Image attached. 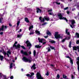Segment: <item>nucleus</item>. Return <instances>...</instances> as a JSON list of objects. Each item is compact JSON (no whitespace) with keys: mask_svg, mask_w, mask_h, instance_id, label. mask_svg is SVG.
<instances>
[{"mask_svg":"<svg viewBox=\"0 0 79 79\" xmlns=\"http://www.w3.org/2000/svg\"><path fill=\"white\" fill-rule=\"evenodd\" d=\"M32 60L31 58L30 59H29L26 56H24L22 58V60H23V61H24V62H28L29 63H31L32 61V60Z\"/></svg>","mask_w":79,"mask_h":79,"instance_id":"f257e3e1","label":"nucleus"},{"mask_svg":"<svg viewBox=\"0 0 79 79\" xmlns=\"http://www.w3.org/2000/svg\"><path fill=\"white\" fill-rule=\"evenodd\" d=\"M18 44V42L17 41H15L14 44L13 45V48L15 47L16 49H17L18 50H20V47L21 46V45L19 44H18L16 46V44Z\"/></svg>","mask_w":79,"mask_h":79,"instance_id":"f03ea898","label":"nucleus"},{"mask_svg":"<svg viewBox=\"0 0 79 79\" xmlns=\"http://www.w3.org/2000/svg\"><path fill=\"white\" fill-rule=\"evenodd\" d=\"M58 15L59 17V18L60 19L65 20V21H66V22H68V20L66 18L63 17V15H62V14H61L60 13Z\"/></svg>","mask_w":79,"mask_h":79,"instance_id":"7ed1b4c3","label":"nucleus"},{"mask_svg":"<svg viewBox=\"0 0 79 79\" xmlns=\"http://www.w3.org/2000/svg\"><path fill=\"white\" fill-rule=\"evenodd\" d=\"M36 77L37 79H44V77H42L40 73L39 72H37L36 74Z\"/></svg>","mask_w":79,"mask_h":79,"instance_id":"20e7f679","label":"nucleus"},{"mask_svg":"<svg viewBox=\"0 0 79 79\" xmlns=\"http://www.w3.org/2000/svg\"><path fill=\"white\" fill-rule=\"evenodd\" d=\"M20 52L21 53L23 54V55L25 56H28V55H29V54L27 53V51L24 52V51L22 50Z\"/></svg>","mask_w":79,"mask_h":79,"instance_id":"39448f33","label":"nucleus"},{"mask_svg":"<svg viewBox=\"0 0 79 79\" xmlns=\"http://www.w3.org/2000/svg\"><path fill=\"white\" fill-rule=\"evenodd\" d=\"M4 28H5V29H7V26H4V25H2V26L0 28V32L1 31H4Z\"/></svg>","mask_w":79,"mask_h":79,"instance_id":"423d86ee","label":"nucleus"},{"mask_svg":"<svg viewBox=\"0 0 79 79\" xmlns=\"http://www.w3.org/2000/svg\"><path fill=\"white\" fill-rule=\"evenodd\" d=\"M66 57L67 58H68L69 59V60H70V63L71 64V65H73V60L72 58H71L69 56H67Z\"/></svg>","mask_w":79,"mask_h":79,"instance_id":"0eeeda50","label":"nucleus"},{"mask_svg":"<svg viewBox=\"0 0 79 79\" xmlns=\"http://www.w3.org/2000/svg\"><path fill=\"white\" fill-rule=\"evenodd\" d=\"M58 32H55V37L56 39H58V37L59 36V34Z\"/></svg>","mask_w":79,"mask_h":79,"instance_id":"6e6552de","label":"nucleus"},{"mask_svg":"<svg viewBox=\"0 0 79 79\" xmlns=\"http://www.w3.org/2000/svg\"><path fill=\"white\" fill-rule=\"evenodd\" d=\"M77 60L78 61L77 62V64L78 66V71H79V57H77Z\"/></svg>","mask_w":79,"mask_h":79,"instance_id":"1a4fd4ad","label":"nucleus"},{"mask_svg":"<svg viewBox=\"0 0 79 79\" xmlns=\"http://www.w3.org/2000/svg\"><path fill=\"white\" fill-rule=\"evenodd\" d=\"M38 40L39 41V43H41V44H42V43H43V40H44V39H40V38H38Z\"/></svg>","mask_w":79,"mask_h":79,"instance_id":"9d476101","label":"nucleus"},{"mask_svg":"<svg viewBox=\"0 0 79 79\" xmlns=\"http://www.w3.org/2000/svg\"><path fill=\"white\" fill-rule=\"evenodd\" d=\"M79 49V47L78 46L76 47L73 46V50H75V51H77V49Z\"/></svg>","mask_w":79,"mask_h":79,"instance_id":"9b49d317","label":"nucleus"},{"mask_svg":"<svg viewBox=\"0 0 79 79\" xmlns=\"http://www.w3.org/2000/svg\"><path fill=\"white\" fill-rule=\"evenodd\" d=\"M33 68V69L35 70L36 69V67H35V64H34L31 67V69H32Z\"/></svg>","mask_w":79,"mask_h":79,"instance_id":"f8f14e48","label":"nucleus"},{"mask_svg":"<svg viewBox=\"0 0 79 79\" xmlns=\"http://www.w3.org/2000/svg\"><path fill=\"white\" fill-rule=\"evenodd\" d=\"M24 19L25 22H26V23H29V19H28V18L27 17H25L24 18Z\"/></svg>","mask_w":79,"mask_h":79,"instance_id":"ddd939ff","label":"nucleus"},{"mask_svg":"<svg viewBox=\"0 0 79 79\" xmlns=\"http://www.w3.org/2000/svg\"><path fill=\"white\" fill-rule=\"evenodd\" d=\"M68 32V29H66L65 30V33L66 34H67L68 35H70V32Z\"/></svg>","mask_w":79,"mask_h":79,"instance_id":"4468645a","label":"nucleus"},{"mask_svg":"<svg viewBox=\"0 0 79 79\" xmlns=\"http://www.w3.org/2000/svg\"><path fill=\"white\" fill-rule=\"evenodd\" d=\"M44 19H45V20H46L47 21H49L50 20V18H49V17H47V16L44 17Z\"/></svg>","mask_w":79,"mask_h":79,"instance_id":"2eb2a0df","label":"nucleus"},{"mask_svg":"<svg viewBox=\"0 0 79 79\" xmlns=\"http://www.w3.org/2000/svg\"><path fill=\"white\" fill-rule=\"evenodd\" d=\"M1 75H2V76H3V79H8V78H7V77H6V75H4L3 74H2L1 73Z\"/></svg>","mask_w":79,"mask_h":79,"instance_id":"dca6fc26","label":"nucleus"},{"mask_svg":"<svg viewBox=\"0 0 79 79\" xmlns=\"http://www.w3.org/2000/svg\"><path fill=\"white\" fill-rule=\"evenodd\" d=\"M49 42H50L52 44H55V43H56V41L53 40H50V41H49Z\"/></svg>","mask_w":79,"mask_h":79,"instance_id":"f3484780","label":"nucleus"},{"mask_svg":"<svg viewBox=\"0 0 79 79\" xmlns=\"http://www.w3.org/2000/svg\"><path fill=\"white\" fill-rule=\"evenodd\" d=\"M42 47V46H39V45H36L35 46V48H40Z\"/></svg>","mask_w":79,"mask_h":79,"instance_id":"a211bd4d","label":"nucleus"},{"mask_svg":"<svg viewBox=\"0 0 79 79\" xmlns=\"http://www.w3.org/2000/svg\"><path fill=\"white\" fill-rule=\"evenodd\" d=\"M2 52H3L2 53L3 54V55H4V56H5V55H6V54H6V52H5V50H4V49H2Z\"/></svg>","mask_w":79,"mask_h":79,"instance_id":"6ab92c4d","label":"nucleus"},{"mask_svg":"<svg viewBox=\"0 0 79 79\" xmlns=\"http://www.w3.org/2000/svg\"><path fill=\"white\" fill-rule=\"evenodd\" d=\"M71 22L72 25H74V24L76 23V22H75L74 20H71Z\"/></svg>","mask_w":79,"mask_h":79,"instance_id":"aec40b11","label":"nucleus"},{"mask_svg":"<svg viewBox=\"0 0 79 79\" xmlns=\"http://www.w3.org/2000/svg\"><path fill=\"white\" fill-rule=\"evenodd\" d=\"M27 46L28 47H31L32 46V44H31L30 42H29V43L27 44Z\"/></svg>","mask_w":79,"mask_h":79,"instance_id":"412c9836","label":"nucleus"},{"mask_svg":"<svg viewBox=\"0 0 79 79\" xmlns=\"http://www.w3.org/2000/svg\"><path fill=\"white\" fill-rule=\"evenodd\" d=\"M47 31V35H52L51 32H50L48 30Z\"/></svg>","mask_w":79,"mask_h":79,"instance_id":"4be33fe9","label":"nucleus"},{"mask_svg":"<svg viewBox=\"0 0 79 79\" xmlns=\"http://www.w3.org/2000/svg\"><path fill=\"white\" fill-rule=\"evenodd\" d=\"M35 32L36 34H37L38 35H40V31H37V30H36L35 31Z\"/></svg>","mask_w":79,"mask_h":79,"instance_id":"5701e85b","label":"nucleus"},{"mask_svg":"<svg viewBox=\"0 0 79 79\" xmlns=\"http://www.w3.org/2000/svg\"><path fill=\"white\" fill-rule=\"evenodd\" d=\"M46 50H48V52H50L51 51V49H50V47H48V48H47Z\"/></svg>","mask_w":79,"mask_h":79,"instance_id":"b1692460","label":"nucleus"},{"mask_svg":"<svg viewBox=\"0 0 79 79\" xmlns=\"http://www.w3.org/2000/svg\"><path fill=\"white\" fill-rule=\"evenodd\" d=\"M0 58L1 61H3V56L0 55Z\"/></svg>","mask_w":79,"mask_h":79,"instance_id":"393cba45","label":"nucleus"},{"mask_svg":"<svg viewBox=\"0 0 79 79\" xmlns=\"http://www.w3.org/2000/svg\"><path fill=\"white\" fill-rule=\"evenodd\" d=\"M76 36L77 38H79V34L78 33H76Z\"/></svg>","mask_w":79,"mask_h":79,"instance_id":"a878e982","label":"nucleus"},{"mask_svg":"<svg viewBox=\"0 0 79 79\" xmlns=\"http://www.w3.org/2000/svg\"><path fill=\"white\" fill-rule=\"evenodd\" d=\"M21 37H22V34H20V35H17V38H21Z\"/></svg>","mask_w":79,"mask_h":79,"instance_id":"bb28decb","label":"nucleus"},{"mask_svg":"<svg viewBox=\"0 0 79 79\" xmlns=\"http://www.w3.org/2000/svg\"><path fill=\"white\" fill-rule=\"evenodd\" d=\"M13 63H11L10 64V69H11L12 68H13Z\"/></svg>","mask_w":79,"mask_h":79,"instance_id":"cd10ccee","label":"nucleus"},{"mask_svg":"<svg viewBox=\"0 0 79 79\" xmlns=\"http://www.w3.org/2000/svg\"><path fill=\"white\" fill-rule=\"evenodd\" d=\"M33 55L34 56H35L36 55V51L35 50H34L33 51Z\"/></svg>","mask_w":79,"mask_h":79,"instance_id":"c85d7f7f","label":"nucleus"},{"mask_svg":"<svg viewBox=\"0 0 79 79\" xmlns=\"http://www.w3.org/2000/svg\"><path fill=\"white\" fill-rule=\"evenodd\" d=\"M50 47L51 49L52 50H54L55 51V48L54 47H53L51 46H50Z\"/></svg>","mask_w":79,"mask_h":79,"instance_id":"c756f323","label":"nucleus"},{"mask_svg":"<svg viewBox=\"0 0 79 79\" xmlns=\"http://www.w3.org/2000/svg\"><path fill=\"white\" fill-rule=\"evenodd\" d=\"M60 35H59V36L57 37V39H62L63 38V36H61Z\"/></svg>","mask_w":79,"mask_h":79,"instance_id":"7c9ffc66","label":"nucleus"},{"mask_svg":"<svg viewBox=\"0 0 79 79\" xmlns=\"http://www.w3.org/2000/svg\"><path fill=\"white\" fill-rule=\"evenodd\" d=\"M19 24H20V21H18L17 23V26H19Z\"/></svg>","mask_w":79,"mask_h":79,"instance_id":"2f4dec72","label":"nucleus"},{"mask_svg":"<svg viewBox=\"0 0 79 79\" xmlns=\"http://www.w3.org/2000/svg\"><path fill=\"white\" fill-rule=\"evenodd\" d=\"M32 28H34V27L32 25H31L29 27V31H30V30H31V29H32Z\"/></svg>","mask_w":79,"mask_h":79,"instance_id":"473e14b6","label":"nucleus"},{"mask_svg":"<svg viewBox=\"0 0 79 79\" xmlns=\"http://www.w3.org/2000/svg\"><path fill=\"white\" fill-rule=\"evenodd\" d=\"M69 47V48H71V41H70Z\"/></svg>","mask_w":79,"mask_h":79,"instance_id":"72a5a7b5","label":"nucleus"},{"mask_svg":"<svg viewBox=\"0 0 79 79\" xmlns=\"http://www.w3.org/2000/svg\"><path fill=\"white\" fill-rule=\"evenodd\" d=\"M65 38H66V40H69V39H71V36L66 37Z\"/></svg>","mask_w":79,"mask_h":79,"instance_id":"f704fd0d","label":"nucleus"},{"mask_svg":"<svg viewBox=\"0 0 79 79\" xmlns=\"http://www.w3.org/2000/svg\"><path fill=\"white\" fill-rule=\"evenodd\" d=\"M66 38H65L64 39H63L62 41L61 42H65V40H66Z\"/></svg>","mask_w":79,"mask_h":79,"instance_id":"c9c22d12","label":"nucleus"},{"mask_svg":"<svg viewBox=\"0 0 79 79\" xmlns=\"http://www.w3.org/2000/svg\"><path fill=\"white\" fill-rule=\"evenodd\" d=\"M36 11L37 13H39V8H37L36 9Z\"/></svg>","mask_w":79,"mask_h":79,"instance_id":"e433bc0d","label":"nucleus"},{"mask_svg":"<svg viewBox=\"0 0 79 79\" xmlns=\"http://www.w3.org/2000/svg\"><path fill=\"white\" fill-rule=\"evenodd\" d=\"M60 75L59 74H58L57 75L56 77H57V79H60Z\"/></svg>","mask_w":79,"mask_h":79,"instance_id":"4c0bfd02","label":"nucleus"},{"mask_svg":"<svg viewBox=\"0 0 79 79\" xmlns=\"http://www.w3.org/2000/svg\"><path fill=\"white\" fill-rule=\"evenodd\" d=\"M21 47L23 49H24V50H25L26 49V48L24 46H20V47Z\"/></svg>","mask_w":79,"mask_h":79,"instance_id":"58836bf2","label":"nucleus"},{"mask_svg":"<svg viewBox=\"0 0 79 79\" xmlns=\"http://www.w3.org/2000/svg\"><path fill=\"white\" fill-rule=\"evenodd\" d=\"M63 78H66V77H67V76H66L65 75H63Z\"/></svg>","mask_w":79,"mask_h":79,"instance_id":"ea45409f","label":"nucleus"},{"mask_svg":"<svg viewBox=\"0 0 79 79\" xmlns=\"http://www.w3.org/2000/svg\"><path fill=\"white\" fill-rule=\"evenodd\" d=\"M29 40H27V41H26L25 42V44H27H27H29Z\"/></svg>","mask_w":79,"mask_h":79,"instance_id":"a19ab883","label":"nucleus"},{"mask_svg":"<svg viewBox=\"0 0 79 79\" xmlns=\"http://www.w3.org/2000/svg\"><path fill=\"white\" fill-rule=\"evenodd\" d=\"M45 74L46 76H49V73H48V72L47 71V73Z\"/></svg>","mask_w":79,"mask_h":79,"instance_id":"79ce46f5","label":"nucleus"},{"mask_svg":"<svg viewBox=\"0 0 79 79\" xmlns=\"http://www.w3.org/2000/svg\"><path fill=\"white\" fill-rule=\"evenodd\" d=\"M45 21V19L44 18H43L42 20H41V23L42 22H44Z\"/></svg>","mask_w":79,"mask_h":79,"instance_id":"37998d69","label":"nucleus"},{"mask_svg":"<svg viewBox=\"0 0 79 79\" xmlns=\"http://www.w3.org/2000/svg\"><path fill=\"white\" fill-rule=\"evenodd\" d=\"M19 26H17L16 27V31H17L18 30H19V27H18Z\"/></svg>","mask_w":79,"mask_h":79,"instance_id":"c03bdc74","label":"nucleus"},{"mask_svg":"<svg viewBox=\"0 0 79 79\" xmlns=\"http://www.w3.org/2000/svg\"><path fill=\"white\" fill-rule=\"evenodd\" d=\"M33 34H34V32L30 33L29 35H33Z\"/></svg>","mask_w":79,"mask_h":79,"instance_id":"a18cd8bd","label":"nucleus"},{"mask_svg":"<svg viewBox=\"0 0 79 79\" xmlns=\"http://www.w3.org/2000/svg\"><path fill=\"white\" fill-rule=\"evenodd\" d=\"M52 11H53V10L52 9H50L48 10V12H52Z\"/></svg>","mask_w":79,"mask_h":79,"instance_id":"49530a36","label":"nucleus"},{"mask_svg":"<svg viewBox=\"0 0 79 79\" xmlns=\"http://www.w3.org/2000/svg\"><path fill=\"white\" fill-rule=\"evenodd\" d=\"M76 44H79V40H77L76 42Z\"/></svg>","mask_w":79,"mask_h":79,"instance_id":"de8ad7c7","label":"nucleus"},{"mask_svg":"<svg viewBox=\"0 0 79 79\" xmlns=\"http://www.w3.org/2000/svg\"><path fill=\"white\" fill-rule=\"evenodd\" d=\"M68 8H69V7H66L64 8V10H68Z\"/></svg>","mask_w":79,"mask_h":79,"instance_id":"09e8293b","label":"nucleus"},{"mask_svg":"<svg viewBox=\"0 0 79 79\" xmlns=\"http://www.w3.org/2000/svg\"><path fill=\"white\" fill-rule=\"evenodd\" d=\"M55 3H56V4H57V5H60V2H55Z\"/></svg>","mask_w":79,"mask_h":79,"instance_id":"8fccbe9b","label":"nucleus"},{"mask_svg":"<svg viewBox=\"0 0 79 79\" xmlns=\"http://www.w3.org/2000/svg\"><path fill=\"white\" fill-rule=\"evenodd\" d=\"M70 26L71 27V28H72V29H73V28H74L73 27H74V25H73H73H70Z\"/></svg>","mask_w":79,"mask_h":79,"instance_id":"3c124183","label":"nucleus"},{"mask_svg":"<svg viewBox=\"0 0 79 79\" xmlns=\"http://www.w3.org/2000/svg\"><path fill=\"white\" fill-rule=\"evenodd\" d=\"M2 18H0V23H2Z\"/></svg>","mask_w":79,"mask_h":79,"instance_id":"603ef678","label":"nucleus"},{"mask_svg":"<svg viewBox=\"0 0 79 79\" xmlns=\"http://www.w3.org/2000/svg\"><path fill=\"white\" fill-rule=\"evenodd\" d=\"M0 34L1 35H3V32H0Z\"/></svg>","mask_w":79,"mask_h":79,"instance_id":"864d4df0","label":"nucleus"},{"mask_svg":"<svg viewBox=\"0 0 79 79\" xmlns=\"http://www.w3.org/2000/svg\"><path fill=\"white\" fill-rule=\"evenodd\" d=\"M26 76H27V77H29V76H30V74H27L26 75Z\"/></svg>","mask_w":79,"mask_h":79,"instance_id":"5fc2aeb1","label":"nucleus"},{"mask_svg":"<svg viewBox=\"0 0 79 79\" xmlns=\"http://www.w3.org/2000/svg\"><path fill=\"white\" fill-rule=\"evenodd\" d=\"M2 73H0V77L2 78V75H1Z\"/></svg>","mask_w":79,"mask_h":79,"instance_id":"6e6d98bb","label":"nucleus"},{"mask_svg":"<svg viewBox=\"0 0 79 79\" xmlns=\"http://www.w3.org/2000/svg\"><path fill=\"white\" fill-rule=\"evenodd\" d=\"M14 77H13V76H11L10 77V79H13Z\"/></svg>","mask_w":79,"mask_h":79,"instance_id":"4d7b16f0","label":"nucleus"},{"mask_svg":"<svg viewBox=\"0 0 79 79\" xmlns=\"http://www.w3.org/2000/svg\"><path fill=\"white\" fill-rule=\"evenodd\" d=\"M31 75L32 76H34V73H31Z\"/></svg>","mask_w":79,"mask_h":79,"instance_id":"13d9d810","label":"nucleus"},{"mask_svg":"<svg viewBox=\"0 0 79 79\" xmlns=\"http://www.w3.org/2000/svg\"><path fill=\"white\" fill-rule=\"evenodd\" d=\"M39 19H40V21H42V17H40L39 18Z\"/></svg>","mask_w":79,"mask_h":79,"instance_id":"bf43d9fd","label":"nucleus"},{"mask_svg":"<svg viewBox=\"0 0 79 79\" xmlns=\"http://www.w3.org/2000/svg\"><path fill=\"white\" fill-rule=\"evenodd\" d=\"M48 37V35H47L46 36H44V37L45 38V39H47Z\"/></svg>","mask_w":79,"mask_h":79,"instance_id":"052dcab7","label":"nucleus"},{"mask_svg":"<svg viewBox=\"0 0 79 79\" xmlns=\"http://www.w3.org/2000/svg\"><path fill=\"white\" fill-rule=\"evenodd\" d=\"M35 58H36V59H37V58H38V55L36 54V56H35Z\"/></svg>","mask_w":79,"mask_h":79,"instance_id":"680f3d73","label":"nucleus"},{"mask_svg":"<svg viewBox=\"0 0 79 79\" xmlns=\"http://www.w3.org/2000/svg\"><path fill=\"white\" fill-rule=\"evenodd\" d=\"M2 52H3V49L2 50H0V53H3Z\"/></svg>","mask_w":79,"mask_h":79,"instance_id":"e2e57ef3","label":"nucleus"},{"mask_svg":"<svg viewBox=\"0 0 79 79\" xmlns=\"http://www.w3.org/2000/svg\"><path fill=\"white\" fill-rule=\"evenodd\" d=\"M53 57V56H52V55H51V60L52 59V58Z\"/></svg>","mask_w":79,"mask_h":79,"instance_id":"0e129e2a","label":"nucleus"},{"mask_svg":"<svg viewBox=\"0 0 79 79\" xmlns=\"http://www.w3.org/2000/svg\"><path fill=\"white\" fill-rule=\"evenodd\" d=\"M48 14L49 15H52V12H50Z\"/></svg>","mask_w":79,"mask_h":79,"instance_id":"69168bd1","label":"nucleus"},{"mask_svg":"<svg viewBox=\"0 0 79 79\" xmlns=\"http://www.w3.org/2000/svg\"><path fill=\"white\" fill-rule=\"evenodd\" d=\"M66 13H67V14H68V15H69V11H67L66 12Z\"/></svg>","mask_w":79,"mask_h":79,"instance_id":"338daca9","label":"nucleus"},{"mask_svg":"<svg viewBox=\"0 0 79 79\" xmlns=\"http://www.w3.org/2000/svg\"><path fill=\"white\" fill-rule=\"evenodd\" d=\"M47 24L46 23H44L43 24V26H44V25H45V24Z\"/></svg>","mask_w":79,"mask_h":79,"instance_id":"774afa93","label":"nucleus"}]
</instances>
